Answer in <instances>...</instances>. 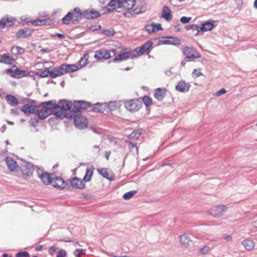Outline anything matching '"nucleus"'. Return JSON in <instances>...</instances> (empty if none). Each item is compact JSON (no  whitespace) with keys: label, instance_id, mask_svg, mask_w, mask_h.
<instances>
[{"label":"nucleus","instance_id":"obj_1","mask_svg":"<svg viewBox=\"0 0 257 257\" xmlns=\"http://www.w3.org/2000/svg\"><path fill=\"white\" fill-rule=\"evenodd\" d=\"M58 109L55 111V115L60 119L66 118H72V114L66 113L67 111L71 112V102L65 99L60 100L57 104Z\"/></svg>","mask_w":257,"mask_h":257},{"label":"nucleus","instance_id":"obj_2","mask_svg":"<svg viewBox=\"0 0 257 257\" xmlns=\"http://www.w3.org/2000/svg\"><path fill=\"white\" fill-rule=\"evenodd\" d=\"M5 71L7 73L10 74L11 77L16 79H20L30 75V72L28 70H20L15 65L13 66L12 68L6 69Z\"/></svg>","mask_w":257,"mask_h":257},{"label":"nucleus","instance_id":"obj_3","mask_svg":"<svg viewBox=\"0 0 257 257\" xmlns=\"http://www.w3.org/2000/svg\"><path fill=\"white\" fill-rule=\"evenodd\" d=\"M137 54L138 53L136 51L124 49L123 52H120L113 59V61L114 62H121L122 61H125L129 58L133 59L134 58H136Z\"/></svg>","mask_w":257,"mask_h":257},{"label":"nucleus","instance_id":"obj_4","mask_svg":"<svg viewBox=\"0 0 257 257\" xmlns=\"http://www.w3.org/2000/svg\"><path fill=\"white\" fill-rule=\"evenodd\" d=\"M183 53L186 59L189 61H193L196 58H199L201 55L195 48L193 47H185L183 48Z\"/></svg>","mask_w":257,"mask_h":257},{"label":"nucleus","instance_id":"obj_5","mask_svg":"<svg viewBox=\"0 0 257 257\" xmlns=\"http://www.w3.org/2000/svg\"><path fill=\"white\" fill-rule=\"evenodd\" d=\"M124 106L126 109L130 111H138L141 105V102L138 99H132L124 101Z\"/></svg>","mask_w":257,"mask_h":257},{"label":"nucleus","instance_id":"obj_6","mask_svg":"<svg viewBox=\"0 0 257 257\" xmlns=\"http://www.w3.org/2000/svg\"><path fill=\"white\" fill-rule=\"evenodd\" d=\"M74 117V122L76 127L83 129L87 126V120L85 117L80 115L72 114Z\"/></svg>","mask_w":257,"mask_h":257},{"label":"nucleus","instance_id":"obj_7","mask_svg":"<svg viewBox=\"0 0 257 257\" xmlns=\"http://www.w3.org/2000/svg\"><path fill=\"white\" fill-rule=\"evenodd\" d=\"M227 208L224 205H220L212 207L209 213L213 217H217L222 215L226 210Z\"/></svg>","mask_w":257,"mask_h":257},{"label":"nucleus","instance_id":"obj_8","mask_svg":"<svg viewBox=\"0 0 257 257\" xmlns=\"http://www.w3.org/2000/svg\"><path fill=\"white\" fill-rule=\"evenodd\" d=\"M153 42L151 41L147 42L145 43L142 46L138 47L133 51H136L138 54L136 55V58L139 57L140 55L144 54L146 52H150L149 50L153 45Z\"/></svg>","mask_w":257,"mask_h":257},{"label":"nucleus","instance_id":"obj_9","mask_svg":"<svg viewBox=\"0 0 257 257\" xmlns=\"http://www.w3.org/2000/svg\"><path fill=\"white\" fill-rule=\"evenodd\" d=\"M122 6L121 0H111L107 5L106 10L110 13L116 9L122 8Z\"/></svg>","mask_w":257,"mask_h":257},{"label":"nucleus","instance_id":"obj_10","mask_svg":"<svg viewBox=\"0 0 257 257\" xmlns=\"http://www.w3.org/2000/svg\"><path fill=\"white\" fill-rule=\"evenodd\" d=\"M71 186L75 189H83L85 188V183L82 179L75 177L70 180Z\"/></svg>","mask_w":257,"mask_h":257},{"label":"nucleus","instance_id":"obj_11","mask_svg":"<svg viewBox=\"0 0 257 257\" xmlns=\"http://www.w3.org/2000/svg\"><path fill=\"white\" fill-rule=\"evenodd\" d=\"M52 184L55 188L59 189H64L67 186V183L62 178L60 177L53 178Z\"/></svg>","mask_w":257,"mask_h":257},{"label":"nucleus","instance_id":"obj_12","mask_svg":"<svg viewBox=\"0 0 257 257\" xmlns=\"http://www.w3.org/2000/svg\"><path fill=\"white\" fill-rule=\"evenodd\" d=\"M111 57L110 52L106 49H101L95 52L94 58L97 60L108 59Z\"/></svg>","mask_w":257,"mask_h":257},{"label":"nucleus","instance_id":"obj_13","mask_svg":"<svg viewBox=\"0 0 257 257\" xmlns=\"http://www.w3.org/2000/svg\"><path fill=\"white\" fill-rule=\"evenodd\" d=\"M190 85L189 83H186L184 81H180L175 87L177 91L185 93L189 90Z\"/></svg>","mask_w":257,"mask_h":257},{"label":"nucleus","instance_id":"obj_14","mask_svg":"<svg viewBox=\"0 0 257 257\" xmlns=\"http://www.w3.org/2000/svg\"><path fill=\"white\" fill-rule=\"evenodd\" d=\"M65 73H66V72H65V65L64 64H63L58 68L52 70L51 77L54 78L61 76Z\"/></svg>","mask_w":257,"mask_h":257},{"label":"nucleus","instance_id":"obj_15","mask_svg":"<svg viewBox=\"0 0 257 257\" xmlns=\"http://www.w3.org/2000/svg\"><path fill=\"white\" fill-rule=\"evenodd\" d=\"M15 22L14 18L4 17L0 21V28H4L5 27H11Z\"/></svg>","mask_w":257,"mask_h":257},{"label":"nucleus","instance_id":"obj_16","mask_svg":"<svg viewBox=\"0 0 257 257\" xmlns=\"http://www.w3.org/2000/svg\"><path fill=\"white\" fill-rule=\"evenodd\" d=\"M100 16L99 12L94 10H86L83 12V17L89 20L98 18Z\"/></svg>","mask_w":257,"mask_h":257},{"label":"nucleus","instance_id":"obj_17","mask_svg":"<svg viewBox=\"0 0 257 257\" xmlns=\"http://www.w3.org/2000/svg\"><path fill=\"white\" fill-rule=\"evenodd\" d=\"M38 176L41 179L44 184L47 185L52 183L53 178H51L49 173L42 172L41 174H39V172H38Z\"/></svg>","mask_w":257,"mask_h":257},{"label":"nucleus","instance_id":"obj_18","mask_svg":"<svg viewBox=\"0 0 257 257\" xmlns=\"http://www.w3.org/2000/svg\"><path fill=\"white\" fill-rule=\"evenodd\" d=\"M42 105H46L51 113H54L55 115V111L57 110L58 105H57L56 100H52L48 101L42 102Z\"/></svg>","mask_w":257,"mask_h":257},{"label":"nucleus","instance_id":"obj_19","mask_svg":"<svg viewBox=\"0 0 257 257\" xmlns=\"http://www.w3.org/2000/svg\"><path fill=\"white\" fill-rule=\"evenodd\" d=\"M97 172L103 178L108 179L109 181H112L114 179V175L111 173H109L106 168H99L97 169Z\"/></svg>","mask_w":257,"mask_h":257},{"label":"nucleus","instance_id":"obj_20","mask_svg":"<svg viewBox=\"0 0 257 257\" xmlns=\"http://www.w3.org/2000/svg\"><path fill=\"white\" fill-rule=\"evenodd\" d=\"M71 12L73 15V23L79 22L83 17V12L82 13L78 7L75 8L73 11Z\"/></svg>","mask_w":257,"mask_h":257},{"label":"nucleus","instance_id":"obj_21","mask_svg":"<svg viewBox=\"0 0 257 257\" xmlns=\"http://www.w3.org/2000/svg\"><path fill=\"white\" fill-rule=\"evenodd\" d=\"M16 60L12 57L9 56L7 54H3L0 58V63L7 65H11L15 62Z\"/></svg>","mask_w":257,"mask_h":257},{"label":"nucleus","instance_id":"obj_22","mask_svg":"<svg viewBox=\"0 0 257 257\" xmlns=\"http://www.w3.org/2000/svg\"><path fill=\"white\" fill-rule=\"evenodd\" d=\"M215 22L213 20H209L208 22H204L202 24L201 27H200V32L202 31H208L211 30L214 27V23Z\"/></svg>","mask_w":257,"mask_h":257},{"label":"nucleus","instance_id":"obj_23","mask_svg":"<svg viewBox=\"0 0 257 257\" xmlns=\"http://www.w3.org/2000/svg\"><path fill=\"white\" fill-rule=\"evenodd\" d=\"M38 109L37 105L25 104L21 107V110L25 113H34Z\"/></svg>","mask_w":257,"mask_h":257},{"label":"nucleus","instance_id":"obj_24","mask_svg":"<svg viewBox=\"0 0 257 257\" xmlns=\"http://www.w3.org/2000/svg\"><path fill=\"white\" fill-rule=\"evenodd\" d=\"M33 30L30 29L20 30L16 34V37L18 38H26L31 35Z\"/></svg>","mask_w":257,"mask_h":257},{"label":"nucleus","instance_id":"obj_25","mask_svg":"<svg viewBox=\"0 0 257 257\" xmlns=\"http://www.w3.org/2000/svg\"><path fill=\"white\" fill-rule=\"evenodd\" d=\"M166 91V90L164 88H158L156 89L154 96L157 100L161 101L164 98Z\"/></svg>","mask_w":257,"mask_h":257},{"label":"nucleus","instance_id":"obj_26","mask_svg":"<svg viewBox=\"0 0 257 257\" xmlns=\"http://www.w3.org/2000/svg\"><path fill=\"white\" fill-rule=\"evenodd\" d=\"M6 162L9 169L11 171H14L18 167L17 162L10 157H7L6 158Z\"/></svg>","mask_w":257,"mask_h":257},{"label":"nucleus","instance_id":"obj_27","mask_svg":"<svg viewBox=\"0 0 257 257\" xmlns=\"http://www.w3.org/2000/svg\"><path fill=\"white\" fill-rule=\"evenodd\" d=\"M94 168L92 166L87 167L86 169L85 174L82 179L84 183L89 182L91 180L93 175Z\"/></svg>","mask_w":257,"mask_h":257},{"label":"nucleus","instance_id":"obj_28","mask_svg":"<svg viewBox=\"0 0 257 257\" xmlns=\"http://www.w3.org/2000/svg\"><path fill=\"white\" fill-rule=\"evenodd\" d=\"M122 7L124 9L131 10L135 6L136 0H121Z\"/></svg>","mask_w":257,"mask_h":257},{"label":"nucleus","instance_id":"obj_29","mask_svg":"<svg viewBox=\"0 0 257 257\" xmlns=\"http://www.w3.org/2000/svg\"><path fill=\"white\" fill-rule=\"evenodd\" d=\"M162 17L167 21H170L172 19L171 11L170 8L164 6L162 10Z\"/></svg>","mask_w":257,"mask_h":257},{"label":"nucleus","instance_id":"obj_30","mask_svg":"<svg viewBox=\"0 0 257 257\" xmlns=\"http://www.w3.org/2000/svg\"><path fill=\"white\" fill-rule=\"evenodd\" d=\"M35 166L30 163L27 162L25 166L22 170L23 173L24 175L29 176L33 173V171Z\"/></svg>","mask_w":257,"mask_h":257},{"label":"nucleus","instance_id":"obj_31","mask_svg":"<svg viewBox=\"0 0 257 257\" xmlns=\"http://www.w3.org/2000/svg\"><path fill=\"white\" fill-rule=\"evenodd\" d=\"M241 244L245 249L247 250H252L254 246V242L251 239H245L241 242Z\"/></svg>","mask_w":257,"mask_h":257},{"label":"nucleus","instance_id":"obj_32","mask_svg":"<svg viewBox=\"0 0 257 257\" xmlns=\"http://www.w3.org/2000/svg\"><path fill=\"white\" fill-rule=\"evenodd\" d=\"M51 22L50 19H39L34 20L32 22V24L35 26H46L50 24V22Z\"/></svg>","mask_w":257,"mask_h":257},{"label":"nucleus","instance_id":"obj_33","mask_svg":"<svg viewBox=\"0 0 257 257\" xmlns=\"http://www.w3.org/2000/svg\"><path fill=\"white\" fill-rule=\"evenodd\" d=\"M81 110V103L80 101H75L72 104L71 103V109L70 114H75V113L78 112Z\"/></svg>","mask_w":257,"mask_h":257},{"label":"nucleus","instance_id":"obj_34","mask_svg":"<svg viewBox=\"0 0 257 257\" xmlns=\"http://www.w3.org/2000/svg\"><path fill=\"white\" fill-rule=\"evenodd\" d=\"M6 99L8 103L12 106H16L18 104V99L14 95L9 94L6 97Z\"/></svg>","mask_w":257,"mask_h":257},{"label":"nucleus","instance_id":"obj_35","mask_svg":"<svg viewBox=\"0 0 257 257\" xmlns=\"http://www.w3.org/2000/svg\"><path fill=\"white\" fill-rule=\"evenodd\" d=\"M64 65L66 73L73 72L78 70V66L77 65L66 64H64Z\"/></svg>","mask_w":257,"mask_h":257},{"label":"nucleus","instance_id":"obj_36","mask_svg":"<svg viewBox=\"0 0 257 257\" xmlns=\"http://www.w3.org/2000/svg\"><path fill=\"white\" fill-rule=\"evenodd\" d=\"M11 52L14 55H21L25 53V49L19 46H14L11 49Z\"/></svg>","mask_w":257,"mask_h":257},{"label":"nucleus","instance_id":"obj_37","mask_svg":"<svg viewBox=\"0 0 257 257\" xmlns=\"http://www.w3.org/2000/svg\"><path fill=\"white\" fill-rule=\"evenodd\" d=\"M71 21L73 23V15L72 12H68L67 14L62 19L63 24L67 25L69 24Z\"/></svg>","mask_w":257,"mask_h":257},{"label":"nucleus","instance_id":"obj_38","mask_svg":"<svg viewBox=\"0 0 257 257\" xmlns=\"http://www.w3.org/2000/svg\"><path fill=\"white\" fill-rule=\"evenodd\" d=\"M38 109H36V111L35 112L37 113V115L38 117L42 120H43L47 118L48 115L46 113H44V112L40 109V105H37Z\"/></svg>","mask_w":257,"mask_h":257},{"label":"nucleus","instance_id":"obj_39","mask_svg":"<svg viewBox=\"0 0 257 257\" xmlns=\"http://www.w3.org/2000/svg\"><path fill=\"white\" fill-rule=\"evenodd\" d=\"M89 55L88 53H85L83 55V56L80 59L79 61V65L80 68H82L86 66L88 63V58Z\"/></svg>","mask_w":257,"mask_h":257},{"label":"nucleus","instance_id":"obj_40","mask_svg":"<svg viewBox=\"0 0 257 257\" xmlns=\"http://www.w3.org/2000/svg\"><path fill=\"white\" fill-rule=\"evenodd\" d=\"M91 109L92 111L95 112H102L104 111L103 105L99 103H97L92 105H91Z\"/></svg>","mask_w":257,"mask_h":257},{"label":"nucleus","instance_id":"obj_41","mask_svg":"<svg viewBox=\"0 0 257 257\" xmlns=\"http://www.w3.org/2000/svg\"><path fill=\"white\" fill-rule=\"evenodd\" d=\"M167 44H171L173 45H178L180 44V40L175 37H171L169 40L165 41Z\"/></svg>","mask_w":257,"mask_h":257},{"label":"nucleus","instance_id":"obj_42","mask_svg":"<svg viewBox=\"0 0 257 257\" xmlns=\"http://www.w3.org/2000/svg\"><path fill=\"white\" fill-rule=\"evenodd\" d=\"M180 239L181 243L185 245V246L189 245L190 242V239L189 238L188 236L186 234L181 235L180 237Z\"/></svg>","mask_w":257,"mask_h":257},{"label":"nucleus","instance_id":"obj_43","mask_svg":"<svg viewBox=\"0 0 257 257\" xmlns=\"http://www.w3.org/2000/svg\"><path fill=\"white\" fill-rule=\"evenodd\" d=\"M141 135V130H137L133 131L129 136L131 139H138Z\"/></svg>","mask_w":257,"mask_h":257},{"label":"nucleus","instance_id":"obj_44","mask_svg":"<svg viewBox=\"0 0 257 257\" xmlns=\"http://www.w3.org/2000/svg\"><path fill=\"white\" fill-rule=\"evenodd\" d=\"M107 107L110 111L115 110L118 107L117 103L115 101L110 102L107 104Z\"/></svg>","mask_w":257,"mask_h":257},{"label":"nucleus","instance_id":"obj_45","mask_svg":"<svg viewBox=\"0 0 257 257\" xmlns=\"http://www.w3.org/2000/svg\"><path fill=\"white\" fill-rule=\"evenodd\" d=\"M136 193L137 191L136 190L127 192L123 195V197L125 200H128L131 199Z\"/></svg>","mask_w":257,"mask_h":257},{"label":"nucleus","instance_id":"obj_46","mask_svg":"<svg viewBox=\"0 0 257 257\" xmlns=\"http://www.w3.org/2000/svg\"><path fill=\"white\" fill-rule=\"evenodd\" d=\"M199 28L200 27H199L196 24L189 25L186 27V29L187 30L192 29L197 31V33L196 34L200 32Z\"/></svg>","mask_w":257,"mask_h":257},{"label":"nucleus","instance_id":"obj_47","mask_svg":"<svg viewBox=\"0 0 257 257\" xmlns=\"http://www.w3.org/2000/svg\"><path fill=\"white\" fill-rule=\"evenodd\" d=\"M143 101L146 106H150L152 103V99L150 97L147 96H145L144 97Z\"/></svg>","mask_w":257,"mask_h":257},{"label":"nucleus","instance_id":"obj_48","mask_svg":"<svg viewBox=\"0 0 257 257\" xmlns=\"http://www.w3.org/2000/svg\"><path fill=\"white\" fill-rule=\"evenodd\" d=\"M154 23H152L151 24H147L145 27V30L148 32L149 33L154 32Z\"/></svg>","mask_w":257,"mask_h":257},{"label":"nucleus","instance_id":"obj_49","mask_svg":"<svg viewBox=\"0 0 257 257\" xmlns=\"http://www.w3.org/2000/svg\"><path fill=\"white\" fill-rule=\"evenodd\" d=\"M52 70H49L48 69L45 70L44 71L40 72L38 75L41 77H47L49 75L51 77V73Z\"/></svg>","mask_w":257,"mask_h":257},{"label":"nucleus","instance_id":"obj_50","mask_svg":"<svg viewBox=\"0 0 257 257\" xmlns=\"http://www.w3.org/2000/svg\"><path fill=\"white\" fill-rule=\"evenodd\" d=\"M38 105H40V109H42L44 112V113H46L47 114H48V116L52 113L46 105H42V102Z\"/></svg>","mask_w":257,"mask_h":257},{"label":"nucleus","instance_id":"obj_51","mask_svg":"<svg viewBox=\"0 0 257 257\" xmlns=\"http://www.w3.org/2000/svg\"><path fill=\"white\" fill-rule=\"evenodd\" d=\"M30 254L28 251H20L16 253V257H30Z\"/></svg>","mask_w":257,"mask_h":257},{"label":"nucleus","instance_id":"obj_52","mask_svg":"<svg viewBox=\"0 0 257 257\" xmlns=\"http://www.w3.org/2000/svg\"><path fill=\"white\" fill-rule=\"evenodd\" d=\"M81 103V110L83 109H86L88 107H90L91 106V104L88 102L84 101H80Z\"/></svg>","mask_w":257,"mask_h":257},{"label":"nucleus","instance_id":"obj_53","mask_svg":"<svg viewBox=\"0 0 257 257\" xmlns=\"http://www.w3.org/2000/svg\"><path fill=\"white\" fill-rule=\"evenodd\" d=\"M30 123L32 126L35 127L38 123V118L37 116L31 117L30 119Z\"/></svg>","mask_w":257,"mask_h":257},{"label":"nucleus","instance_id":"obj_54","mask_svg":"<svg viewBox=\"0 0 257 257\" xmlns=\"http://www.w3.org/2000/svg\"><path fill=\"white\" fill-rule=\"evenodd\" d=\"M85 253L83 249H76L74 251V254L76 257H81V255Z\"/></svg>","mask_w":257,"mask_h":257},{"label":"nucleus","instance_id":"obj_55","mask_svg":"<svg viewBox=\"0 0 257 257\" xmlns=\"http://www.w3.org/2000/svg\"><path fill=\"white\" fill-rule=\"evenodd\" d=\"M103 33L107 36H113L115 34V32L113 29L104 30L103 31Z\"/></svg>","mask_w":257,"mask_h":257},{"label":"nucleus","instance_id":"obj_56","mask_svg":"<svg viewBox=\"0 0 257 257\" xmlns=\"http://www.w3.org/2000/svg\"><path fill=\"white\" fill-rule=\"evenodd\" d=\"M56 257H67V252L64 249H61L58 252Z\"/></svg>","mask_w":257,"mask_h":257},{"label":"nucleus","instance_id":"obj_57","mask_svg":"<svg viewBox=\"0 0 257 257\" xmlns=\"http://www.w3.org/2000/svg\"><path fill=\"white\" fill-rule=\"evenodd\" d=\"M145 11V7L142 6L141 8H136L134 10V13L136 14H139Z\"/></svg>","mask_w":257,"mask_h":257},{"label":"nucleus","instance_id":"obj_58","mask_svg":"<svg viewBox=\"0 0 257 257\" xmlns=\"http://www.w3.org/2000/svg\"><path fill=\"white\" fill-rule=\"evenodd\" d=\"M191 20V17H182L180 19V21L183 24H187V23H188Z\"/></svg>","mask_w":257,"mask_h":257},{"label":"nucleus","instance_id":"obj_59","mask_svg":"<svg viewBox=\"0 0 257 257\" xmlns=\"http://www.w3.org/2000/svg\"><path fill=\"white\" fill-rule=\"evenodd\" d=\"M209 247L208 246H204L200 249V252L202 254H205L209 251Z\"/></svg>","mask_w":257,"mask_h":257},{"label":"nucleus","instance_id":"obj_60","mask_svg":"<svg viewBox=\"0 0 257 257\" xmlns=\"http://www.w3.org/2000/svg\"><path fill=\"white\" fill-rule=\"evenodd\" d=\"M21 20L22 22L26 23H32V22L33 21L31 20L30 18L28 17H22L21 18Z\"/></svg>","mask_w":257,"mask_h":257},{"label":"nucleus","instance_id":"obj_61","mask_svg":"<svg viewBox=\"0 0 257 257\" xmlns=\"http://www.w3.org/2000/svg\"><path fill=\"white\" fill-rule=\"evenodd\" d=\"M52 37H57L60 39H63L65 38V35L63 34L56 33L51 35Z\"/></svg>","mask_w":257,"mask_h":257},{"label":"nucleus","instance_id":"obj_62","mask_svg":"<svg viewBox=\"0 0 257 257\" xmlns=\"http://www.w3.org/2000/svg\"><path fill=\"white\" fill-rule=\"evenodd\" d=\"M57 247L55 246H52L49 249V252L51 255H53L57 250Z\"/></svg>","mask_w":257,"mask_h":257},{"label":"nucleus","instance_id":"obj_63","mask_svg":"<svg viewBox=\"0 0 257 257\" xmlns=\"http://www.w3.org/2000/svg\"><path fill=\"white\" fill-rule=\"evenodd\" d=\"M154 32L159 30H162V28L161 27V25L160 24L154 23Z\"/></svg>","mask_w":257,"mask_h":257},{"label":"nucleus","instance_id":"obj_64","mask_svg":"<svg viewBox=\"0 0 257 257\" xmlns=\"http://www.w3.org/2000/svg\"><path fill=\"white\" fill-rule=\"evenodd\" d=\"M226 90L224 88H222L219 91H217L215 93V95L217 96H219L222 94L225 93L226 92Z\"/></svg>","mask_w":257,"mask_h":257}]
</instances>
